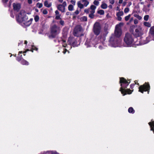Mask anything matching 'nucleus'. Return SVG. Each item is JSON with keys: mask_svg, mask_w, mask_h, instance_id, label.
<instances>
[{"mask_svg": "<svg viewBox=\"0 0 154 154\" xmlns=\"http://www.w3.org/2000/svg\"><path fill=\"white\" fill-rule=\"evenodd\" d=\"M17 20L18 22L23 23L25 26H29L33 20L32 18L28 19V17L23 11H22L19 14L16 16Z\"/></svg>", "mask_w": 154, "mask_h": 154, "instance_id": "nucleus-1", "label": "nucleus"}, {"mask_svg": "<svg viewBox=\"0 0 154 154\" xmlns=\"http://www.w3.org/2000/svg\"><path fill=\"white\" fill-rule=\"evenodd\" d=\"M129 83L130 82H128L124 78H120V83L121 84V87L119 91L123 96L127 94H130L132 93V91L130 89L125 90V88L128 85Z\"/></svg>", "mask_w": 154, "mask_h": 154, "instance_id": "nucleus-2", "label": "nucleus"}, {"mask_svg": "<svg viewBox=\"0 0 154 154\" xmlns=\"http://www.w3.org/2000/svg\"><path fill=\"white\" fill-rule=\"evenodd\" d=\"M122 40L120 38H117L112 37L110 39L109 45L114 47H120L122 46Z\"/></svg>", "mask_w": 154, "mask_h": 154, "instance_id": "nucleus-3", "label": "nucleus"}, {"mask_svg": "<svg viewBox=\"0 0 154 154\" xmlns=\"http://www.w3.org/2000/svg\"><path fill=\"white\" fill-rule=\"evenodd\" d=\"M123 25V23H120L116 26L114 33V36L116 37V38H119L121 36L122 34L121 28Z\"/></svg>", "mask_w": 154, "mask_h": 154, "instance_id": "nucleus-4", "label": "nucleus"}, {"mask_svg": "<svg viewBox=\"0 0 154 154\" xmlns=\"http://www.w3.org/2000/svg\"><path fill=\"white\" fill-rule=\"evenodd\" d=\"M65 41L64 40L63 41V47H66L68 48L69 47L71 48L72 47L71 45L73 46V47L77 46L76 44V41L72 37H70L68 39V42L69 44L68 45H67L65 44Z\"/></svg>", "mask_w": 154, "mask_h": 154, "instance_id": "nucleus-5", "label": "nucleus"}, {"mask_svg": "<svg viewBox=\"0 0 154 154\" xmlns=\"http://www.w3.org/2000/svg\"><path fill=\"white\" fill-rule=\"evenodd\" d=\"M124 41L128 46H131L134 42L132 35L129 33H126L124 38Z\"/></svg>", "mask_w": 154, "mask_h": 154, "instance_id": "nucleus-6", "label": "nucleus"}, {"mask_svg": "<svg viewBox=\"0 0 154 154\" xmlns=\"http://www.w3.org/2000/svg\"><path fill=\"white\" fill-rule=\"evenodd\" d=\"M60 29L59 27L56 25L53 26L51 28V35H49L48 37L49 38H54L57 34L60 33Z\"/></svg>", "mask_w": 154, "mask_h": 154, "instance_id": "nucleus-7", "label": "nucleus"}, {"mask_svg": "<svg viewBox=\"0 0 154 154\" xmlns=\"http://www.w3.org/2000/svg\"><path fill=\"white\" fill-rule=\"evenodd\" d=\"M150 89V86L148 83H146L143 85H141L139 87V91L143 93L144 91H148L149 93V91Z\"/></svg>", "mask_w": 154, "mask_h": 154, "instance_id": "nucleus-8", "label": "nucleus"}, {"mask_svg": "<svg viewBox=\"0 0 154 154\" xmlns=\"http://www.w3.org/2000/svg\"><path fill=\"white\" fill-rule=\"evenodd\" d=\"M101 30L100 24L98 23H96L94 26L93 31L94 33L96 35L99 34Z\"/></svg>", "mask_w": 154, "mask_h": 154, "instance_id": "nucleus-9", "label": "nucleus"}, {"mask_svg": "<svg viewBox=\"0 0 154 154\" xmlns=\"http://www.w3.org/2000/svg\"><path fill=\"white\" fill-rule=\"evenodd\" d=\"M143 33V28L138 26L136 29L134 33L135 35L137 37L142 35Z\"/></svg>", "mask_w": 154, "mask_h": 154, "instance_id": "nucleus-10", "label": "nucleus"}, {"mask_svg": "<svg viewBox=\"0 0 154 154\" xmlns=\"http://www.w3.org/2000/svg\"><path fill=\"white\" fill-rule=\"evenodd\" d=\"M82 28L80 26H77L75 28L74 32V35L76 36H79L81 34Z\"/></svg>", "mask_w": 154, "mask_h": 154, "instance_id": "nucleus-11", "label": "nucleus"}, {"mask_svg": "<svg viewBox=\"0 0 154 154\" xmlns=\"http://www.w3.org/2000/svg\"><path fill=\"white\" fill-rule=\"evenodd\" d=\"M13 7L14 10L18 11L20 8L21 5L19 3H14L13 4Z\"/></svg>", "mask_w": 154, "mask_h": 154, "instance_id": "nucleus-12", "label": "nucleus"}, {"mask_svg": "<svg viewBox=\"0 0 154 154\" xmlns=\"http://www.w3.org/2000/svg\"><path fill=\"white\" fill-rule=\"evenodd\" d=\"M57 9L62 12L65 11V8L62 5H59L57 6Z\"/></svg>", "mask_w": 154, "mask_h": 154, "instance_id": "nucleus-13", "label": "nucleus"}, {"mask_svg": "<svg viewBox=\"0 0 154 154\" xmlns=\"http://www.w3.org/2000/svg\"><path fill=\"white\" fill-rule=\"evenodd\" d=\"M149 125L150 126V127L151 128V130L152 131H153L154 133V121H152L151 122H149Z\"/></svg>", "mask_w": 154, "mask_h": 154, "instance_id": "nucleus-14", "label": "nucleus"}, {"mask_svg": "<svg viewBox=\"0 0 154 154\" xmlns=\"http://www.w3.org/2000/svg\"><path fill=\"white\" fill-rule=\"evenodd\" d=\"M77 5L78 7L80 9H82L84 7V5L83 4H82L81 2L80 1L77 2Z\"/></svg>", "mask_w": 154, "mask_h": 154, "instance_id": "nucleus-15", "label": "nucleus"}, {"mask_svg": "<svg viewBox=\"0 0 154 154\" xmlns=\"http://www.w3.org/2000/svg\"><path fill=\"white\" fill-rule=\"evenodd\" d=\"M107 5L105 3L102 2L101 5V7L103 9H106L107 8Z\"/></svg>", "mask_w": 154, "mask_h": 154, "instance_id": "nucleus-16", "label": "nucleus"}, {"mask_svg": "<svg viewBox=\"0 0 154 154\" xmlns=\"http://www.w3.org/2000/svg\"><path fill=\"white\" fill-rule=\"evenodd\" d=\"M82 2L83 3L84 6L85 7H86L89 4V2L87 0H82Z\"/></svg>", "mask_w": 154, "mask_h": 154, "instance_id": "nucleus-17", "label": "nucleus"}, {"mask_svg": "<svg viewBox=\"0 0 154 154\" xmlns=\"http://www.w3.org/2000/svg\"><path fill=\"white\" fill-rule=\"evenodd\" d=\"M143 25L148 27H150L151 26V23L148 22H144L143 23Z\"/></svg>", "mask_w": 154, "mask_h": 154, "instance_id": "nucleus-18", "label": "nucleus"}, {"mask_svg": "<svg viewBox=\"0 0 154 154\" xmlns=\"http://www.w3.org/2000/svg\"><path fill=\"white\" fill-rule=\"evenodd\" d=\"M44 5L46 7L49 8L51 6V3H49L47 1H45L44 3Z\"/></svg>", "mask_w": 154, "mask_h": 154, "instance_id": "nucleus-19", "label": "nucleus"}, {"mask_svg": "<svg viewBox=\"0 0 154 154\" xmlns=\"http://www.w3.org/2000/svg\"><path fill=\"white\" fill-rule=\"evenodd\" d=\"M150 33L151 34L154 36V26H153L150 28Z\"/></svg>", "mask_w": 154, "mask_h": 154, "instance_id": "nucleus-20", "label": "nucleus"}, {"mask_svg": "<svg viewBox=\"0 0 154 154\" xmlns=\"http://www.w3.org/2000/svg\"><path fill=\"white\" fill-rule=\"evenodd\" d=\"M21 63L22 64L25 65H28L29 64V63L26 60L23 59L22 60Z\"/></svg>", "mask_w": 154, "mask_h": 154, "instance_id": "nucleus-21", "label": "nucleus"}, {"mask_svg": "<svg viewBox=\"0 0 154 154\" xmlns=\"http://www.w3.org/2000/svg\"><path fill=\"white\" fill-rule=\"evenodd\" d=\"M128 112L130 113H134V111L133 108L132 107H130L128 109Z\"/></svg>", "mask_w": 154, "mask_h": 154, "instance_id": "nucleus-22", "label": "nucleus"}, {"mask_svg": "<svg viewBox=\"0 0 154 154\" xmlns=\"http://www.w3.org/2000/svg\"><path fill=\"white\" fill-rule=\"evenodd\" d=\"M97 13L100 15H103L104 14V11L102 10H100L97 11Z\"/></svg>", "mask_w": 154, "mask_h": 154, "instance_id": "nucleus-23", "label": "nucleus"}, {"mask_svg": "<svg viewBox=\"0 0 154 154\" xmlns=\"http://www.w3.org/2000/svg\"><path fill=\"white\" fill-rule=\"evenodd\" d=\"M34 19L35 22H37L38 21L39 19V16L37 15H35L34 16Z\"/></svg>", "mask_w": 154, "mask_h": 154, "instance_id": "nucleus-24", "label": "nucleus"}, {"mask_svg": "<svg viewBox=\"0 0 154 154\" xmlns=\"http://www.w3.org/2000/svg\"><path fill=\"white\" fill-rule=\"evenodd\" d=\"M124 14L123 12L122 11H120L116 14L117 16H122Z\"/></svg>", "mask_w": 154, "mask_h": 154, "instance_id": "nucleus-25", "label": "nucleus"}, {"mask_svg": "<svg viewBox=\"0 0 154 154\" xmlns=\"http://www.w3.org/2000/svg\"><path fill=\"white\" fill-rule=\"evenodd\" d=\"M68 8L69 11H72L73 10V6L72 5H70L68 6Z\"/></svg>", "mask_w": 154, "mask_h": 154, "instance_id": "nucleus-26", "label": "nucleus"}, {"mask_svg": "<svg viewBox=\"0 0 154 154\" xmlns=\"http://www.w3.org/2000/svg\"><path fill=\"white\" fill-rule=\"evenodd\" d=\"M81 19L82 21H86L87 20V17L86 16H83L81 18Z\"/></svg>", "mask_w": 154, "mask_h": 154, "instance_id": "nucleus-27", "label": "nucleus"}, {"mask_svg": "<svg viewBox=\"0 0 154 154\" xmlns=\"http://www.w3.org/2000/svg\"><path fill=\"white\" fill-rule=\"evenodd\" d=\"M149 16L148 15H145L144 17V20L146 21H147L149 18Z\"/></svg>", "mask_w": 154, "mask_h": 154, "instance_id": "nucleus-28", "label": "nucleus"}, {"mask_svg": "<svg viewBox=\"0 0 154 154\" xmlns=\"http://www.w3.org/2000/svg\"><path fill=\"white\" fill-rule=\"evenodd\" d=\"M43 5L42 3H38L36 4V6L39 8H41L42 7Z\"/></svg>", "mask_w": 154, "mask_h": 154, "instance_id": "nucleus-29", "label": "nucleus"}, {"mask_svg": "<svg viewBox=\"0 0 154 154\" xmlns=\"http://www.w3.org/2000/svg\"><path fill=\"white\" fill-rule=\"evenodd\" d=\"M96 8V6L94 5H91L90 7V10L95 11Z\"/></svg>", "mask_w": 154, "mask_h": 154, "instance_id": "nucleus-30", "label": "nucleus"}, {"mask_svg": "<svg viewBox=\"0 0 154 154\" xmlns=\"http://www.w3.org/2000/svg\"><path fill=\"white\" fill-rule=\"evenodd\" d=\"M131 15L130 14H129L128 16H126L125 17V20L126 21L128 20L131 17Z\"/></svg>", "mask_w": 154, "mask_h": 154, "instance_id": "nucleus-31", "label": "nucleus"}, {"mask_svg": "<svg viewBox=\"0 0 154 154\" xmlns=\"http://www.w3.org/2000/svg\"><path fill=\"white\" fill-rule=\"evenodd\" d=\"M93 3L95 5L98 6L99 4V2L95 0L93 2Z\"/></svg>", "mask_w": 154, "mask_h": 154, "instance_id": "nucleus-32", "label": "nucleus"}, {"mask_svg": "<svg viewBox=\"0 0 154 154\" xmlns=\"http://www.w3.org/2000/svg\"><path fill=\"white\" fill-rule=\"evenodd\" d=\"M129 11V9L128 8H125L124 12L125 13H128Z\"/></svg>", "mask_w": 154, "mask_h": 154, "instance_id": "nucleus-33", "label": "nucleus"}, {"mask_svg": "<svg viewBox=\"0 0 154 154\" xmlns=\"http://www.w3.org/2000/svg\"><path fill=\"white\" fill-rule=\"evenodd\" d=\"M60 14H58V15H56V17H55V18L56 19H57V20H59V19H61L60 18Z\"/></svg>", "mask_w": 154, "mask_h": 154, "instance_id": "nucleus-34", "label": "nucleus"}, {"mask_svg": "<svg viewBox=\"0 0 154 154\" xmlns=\"http://www.w3.org/2000/svg\"><path fill=\"white\" fill-rule=\"evenodd\" d=\"M34 50H37V48H36L34 46H32V50H31V51L32 52H33V51Z\"/></svg>", "mask_w": 154, "mask_h": 154, "instance_id": "nucleus-35", "label": "nucleus"}, {"mask_svg": "<svg viewBox=\"0 0 154 154\" xmlns=\"http://www.w3.org/2000/svg\"><path fill=\"white\" fill-rule=\"evenodd\" d=\"M89 16L90 18H93L94 17V14H90Z\"/></svg>", "mask_w": 154, "mask_h": 154, "instance_id": "nucleus-36", "label": "nucleus"}, {"mask_svg": "<svg viewBox=\"0 0 154 154\" xmlns=\"http://www.w3.org/2000/svg\"><path fill=\"white\" fill-rule=\"evenodd\" d=\"M42 13L44 14H46L48 13V11L46 9H45L43 10L42 11Z\"/></svg>", "mask_w": 154, "mask_h": 154, "instance_id": "nucleus-37", "label": "nucleus"}, {"mask_svg": "<svg viewBox=\"0 0 154 154\" xmlns=\"http://www.w3.org/2000/svg\"><path fill=\"white\" fill-rule=\"evenodd\" d=\"M71 3L72 4H73V5H75L76 1L75 0H71L70 1Z\"/></svg>", "mask_w": 154, "mask_h": 154, "instance_id": "nucleus-38", "label": "nucleus"}, {"mask_svg": "<svg viewBox=\"0 0 154 154\" xmlns=\"http://www.w3.org/2000/svg\"><path fill=\"white\" fill-rule=\"evenodd\" d=\"M60 23L61 25L63 26L64 25V22L63 20H61L60 22Z\"/></svg>", "mask_w": 154, "mask_h": 154, "instance_id": "nucleus-39", "label": "nucleus"}, {"mask_svg": "<svg viewBox=\"0 0 154 154\" xmlns=\"http://www.w3.org/2000/svg\"><path fill=\"white\" fill-rule=\"evenodd\" d=\"M84 12L87 14H88L89 12V9H85L84 10Z\"/></svg>", "mask_w": 154, "mask_h": 154, "instance_id": "nucleus-40", "label": "nucleus"}, {"mask_svg": "<svg viewBox=\"0 0 154 154\" xmlns=\"http://www.w3.org/2000/svg\"><path fill=\"white\" fill-rule=\"evenodd\" d=\"M48 152L51 154H59L58 153L56 152L50 151Z\"/></svg>", "mask_w": 154, "mask_h": 154, "instance_id": "nucleus-41", "label": "nucleus"}, {"mask_svg": "<svg viewBox=\"0 0 154 154\" xmlns=\"http://www.w3.org/2000/svg\"><path fill=\"white\" fill-rule=\"evenodd\" d=\"M109 3H110L112 4H113L115 3V0H109Z\"/></svg>", "mask_w": 154, "mask_h": 154, "instance_id": "nucleus-42", "label": "nucleus"}, {"mask_svg": "<svg viewBox=\"0 0 154 154\" xmlns=\"http://www.w3.org/2000/svg\"><path fill=\"white\" fill-rule=\"evenodd\" d=\"M117 16V20H119V21H121V20L122 19V17H121V16Z\"/></svg>", "mask_w": 154, "mask_h": 154, "instance_id": "nucleus-43", "label": "nucleus"}, {"mask_svg": "<svg viewBox=\"0 0 154 154\" xmlns=\"http://www.w3.org/2000/svg\"><path fill=\"white\" fill-rule=\"evenodd\" d=\"M62 5H63L64 7V8H65V7L66 6L67 4L66 2H64L63 3V4Z\"/></svg>", "mask_w": 154, "mask_h": 154, "instance_id": "nucleus-44", "label": "nucleus"}, {"mask_svg": "<svg viewBox=\"0 0 154 154\" xmlns=\"http://www.w3.org/2000/svg\"><path fill=\"white\" fill-rule=\"evenodd\" d=\"M95 12V11L91 10V11H89V12L90 13V14H94Z\"/></svg>", "mask_w": 154, "mask_h": 154, "instance_id": "nucleus-45", "label": "nucleus"}, {"mask_svg": "<svg viewBox=\"0 0 154 154\" xmlns=\"http://www.w3.org/2000/svg\"><path fill=\"white\" fill-rule=\"evenodd\" d=\"M79 13V11L78 10H76L75 12L74 13L75 14L77 15Z\"/></svg>", "mask_w": 154, "mask_h": 154, "instance_id": "nucleus-46", "label": "nucleus"}, {"mask_svg": "<svg viewBox=\"0 0 154 154\" xmlns=\"http://www.w3.org/2000/svg\"><path fill=\"white\" fill-rule=\"evenodd\" d=\"M122 5L124 7V6H125L126 5V4H127V2H122Z\"/></svg>", "mask_w": 154, "mask_h": 154, "instance_id": "nucleus-47", "label": "nucleus"}, {"mask_svg": "<svg viewBox=\"0 0 154 154\" xmlns=\"http://www.w3.org/2000/svg\"><path fill=\"white\" fill-rule=\"evenodd\" d=\"M28 3L29 4H31L32 3V0H27Z\"/></svg>", "mask_w": 154, "mask_h": 154, "instance_id": "nucleus-48", "label": "nucleus"}, {"mask_svg": "<svg viewBox=\"0 0 154 154\" xmlns=\"http://www.w3.org/2000/svg\"><path fill=\"white\" fill-rule=\"evenodd\" d=\"M66 14L67 15H71V13L69 12H67L66 13Z\"/></svg>", "mask_w": 154, "mask_h": 154, "instance_id": "nucleus-49", "label": "nucleus"}, {"mask_svg": "<svg viewBox=\"0 0 154 154\" xmlns=\"http://www.w3.org/2000/svg\"><path fill=\"white\" fill-rule=\"evenodd\" d=\"M55 14H56V15L59 14V12L58 11H57V10L55 11Z\"/></svg>", "mask_w": 154, "mask_h": 154, "instance_id": "nucleus-50", "label": "nucleus"}, {"mask_svg": "<svg viewBox=\"0 0 154 154\" xmlns=\"http://www.w3.org/2000/svg\"><path fill=\"white\" fill-rule=\"evenodd\" d=\"M123 0H119V4H122L123 2Z\"/></svg>", "mask_w": 154, "mask_h": 154, "instance_id": "nucleus-51", "label": "nucleus"}, {"mask_svg": "<svg viewBox=\"0 0 154 154\" xmlns=\"http://www.w3.org/2000/svg\"><path fill=\"white\" fill-rule=\"evenodd\" d=\"M149 42V41H147L146 42H145L141 43L140 45H141L146 44V43H147Z\"/></svg>", "mask_w": 154, "mask_h": 154, "instance_id": "nucleus-52", "label": "nucleus"}, {"mask_svg": "<svg viewBox=\"0 0 154 154\" xmlns=\"http://www.w3.org/2000/svg\"><path fill=\"white\" fill-rule=\"evenodd\" d=\"M134 24H136L137 23L138 21L137 20H135L134 21Z\"/></svg>", "mask_w": 154, "mask_h": 154, "instance_id": "nucleus-53", "label": "nucleus"}, {"mask_svg": "<svg viewBox=\"0 0 154 154\" xmlns=\"http://www.w3.org/2000/svg\"><path fill=\"white\" fill-rule=\"evenodd\" d=\"M67 49H69V48L65 49V51L64 50L63 52V53L64 54H65L66 53V51H67Z\"/></svg>", "mask_w": 154, "mask_h": 154, "instance_id": "nucleus-54", "label": "nucleus"}, {"mask_svg": "<svg viewBox=\"0 0 154 154\" xmlns=\"http://www.w3.org/2000/svg\"><path fill=\"white\" fill-rule=\"evenodd\" d=\"M109 8H110V9H112V5H109Z\"/></svg>", "mask_w": 154, "mask_h": 154, "instance_id": "nucleus-55", "label": "nucleus"}, {"mask_svg": "<svg viewBox=\"0 0 154 154\" xmlns=\"http://www.w3.org/2000/svg\"><path fill=\"white\" fill-rule=\"evenodd\" d=\"M8 0H2V1L4 3H6L8 2Z\"/></svg>", "mask_w": 154, "mask_h": 154, "instance_id": "nucleus-56", "label": "nucleus"}, {"mask_svg": "<svg viewBox=\"0 0 154 154\" xmlns=\"http://www.w3.org/2000/svg\"><path fill=\"white\" fill-rule=\"evenodd\" d=\"M132 4V3L131 2H129L128 4V6H130V5H131Z\"/></svg>", "mask_w": 154, "mask_h": 154, "instance_id": "nucleus-57", "label": "nucleus"}, {"mask_svg": "<svg viewBox=\"0 0 154 154\" xmlns=\"http://www.w3.org/2000/svg\"><path fill=\"white\" fill-rule=\"evenodd\" d=\"M85 45H86V46H87V47H89L90 46H88V45L87 44V42H85Z\"/></svg>", "mask_w": 154, "mask_h": 154, "instance_id": "nucleus-58", "label": "nucleus"}, {"mask_svg": "<svg viewBox=\"0 0 154 154\" xmlns=\"http://www.w3.org/2000/svg\"><path fill=\"white\" fill-rule=\"evenodd\" d=\"M17 60L18 61H19L21 60V59H19L17 57Z\"/></svg>", "mask_w": 154, "mask_h": 154, "instance_id": "nucleus-59", "label": "nucleus"}, {"mask_svg": "<svg viewBox=\"0 0 154 154\" xmlns=\"http://www.w3.org/2000/svg\"><path fill=\"white\" fill-rule=\"evenodd\" d=\"M58 0L59 2H61V3L63 1V0Z\"/></svg>", "mask_w": 154, "mask_h": 154, "instance_id": "nucleus-60", "label": "nucleus"}, {"mask_svg": "<svg viewBox=\"0 0 154 154\" xmlns=\"http://www.w3.org/2000/svg\"><path fill=\"white\" fill-rule=\"evenodd\" d=\"M116 8H117V10H118V11L119 10V7H117Z\"/></svg>", "mask_w": 154, "mask_h": 154, "instance_id": "nucleus-61", "label": "nucleus"}, {"mask_svg": "<svg viewBox=\"0 0 154 154\" xmlns=\"http://www.w3.org/2000/svg\"><path fill=\"white\" fill-rule=\"evenodd\" d=\"M133 20V18H131V19H130V21L131 22V21H132Z\"/></svg>", "mask_w": 154, "mask_h": 154, "instance_id": "nucleus-62", "label": "nucleus"}, {"mask_svg": "<svg viewBox=\"0 0 154 154\" xmlns=\"http://www.w3.org/2000/svg\"><path fill=\"white\" fill-rule=\"evenodd\" d=\"M99 48L100 49H102V47L101 46H99Z\"/></svg>", "mask_w": 154, "mask_h": 154, "instance_id": "nucleus-63", "label": "nucleus"}, {"mask_svg": "<svg viewBox=\"0 0 154 154\" xmlns=\"http://www.w3.org/2000/svg\"><path fill=\"white\" fill-rule=\"evenodd\" d=\"M27 43V41H25V42H24V43L25 44H26Z\"/></svg>", "mask_w": 154, "mask_h": 154, "instance_id": "nucleus-64", "label": "nucleus"}]
</instances>
